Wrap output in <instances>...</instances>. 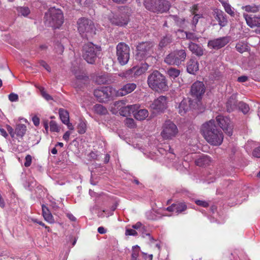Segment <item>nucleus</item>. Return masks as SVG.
<instances>
[{
	"instance_id": "12",
	"label": "nucleus",
	"mask_w": 260,
	"mask_h": 260,
	"mask_svg": "<svg viewBox=\"0 0 260 260\" xmlns=\"http://www.w3.org/2000/svg\"><path fill=\"white\" fill-rule=\"evenodd\" d=\"M205 92V87L202 82L197 81L191 86L190 94L192 98H194L192 100L197 101L198 105Z\"/></svg>"
},
{
	"instance_id": "37",
	"label": "nucleus",
	"mask_w": 260,
	"mask_h": 260,
	"mask_svg": "<svg viewBox=\"0 0 260 260\" xmlns=\"http://www.w3.org/2000/svg\"><path fill=\"white\" fill-rule=\"evenodd\" d=\"M172 38L170 35L164 37L160 41L159 46L160 48L164 47L169 45L172 42Z\"/></svg>"
},
{
	"instance_id": "34",
	"label": "nucleus",
	"mask_w": 260,
	"mask_h": 260,
	"mask_svg": "<svg viewBox=\"0 0 260 260\" xmlns=\"http://www.w3.org/2000/svg\"><path fill=\"white\" fill-rule=\"evenodd\" d=\"M59 115L60 120L63 123H68V121L70 120L69 114L67 110L63 109H60L59 110Z\"/></svg>"
},
{
	"instance_id": "45",
	"label": "nucleus",
	"mask_w": 260,
	"mask_h": 260,
	"mask_svg": "<svg viewBox=\"0 0 260 260\" xmlns=\"http://www.w3.org/2000/svg\"><path fill=\"white\" fill-rule=\"evenodd\" d=\"M78 132L80 134H84L86 130V124L83 122H80L78 125Z\"/></svg>"
},
{
	"instance_id": "52",
	"label": "nucleus",
	"mask_w": 260,
	"mask_h": 260,
	"mask_svg": "<svg viewBox=\"0 0 260 260\" xmlns=\"http://www.w3.org/2000/svg\"><path fill=\"white\" fill-rule=\"evenodd\" d=\"M195 203L199 206H202L203 207H207L209 206L208 203L205 201L202 200H196Z\"/></svg>"
},
{
	"instance_id": "22",
	"label": "nucleus",
	"mask_w": 260,
	"mask_h": 260,
	"mask_svg": "<svg viewBox=\"0 0 260 260\" xmlns=\"http://www.w3.org/2000/svg\"><path fill=\"white\" fill-rule=\"evenodd\" d=\"M187 206L185 203H177L172 204L171 206L167 208V210L169 212H173L176 214H180L186 210Z\"/></svg>"
},
{
	"instance_id": "62",
	"label": "nucleus",
	"mask_w": 260,
	"mask_h": 260,
	"mask_svg": "<svg viewBox=\"0 0 260 260\" xmlns=\"http://www.w3.org/2000/svg\"><path fill=\"white\" fill-rule=\"evenodd\" d=\"M143 226L142 224L140 222H137L135 224L132 226V228L134 229L138 230Z\"/></svg>"
},
{
	"instance_id": "1",
	"label": "nucleus",
	"mask_w": 260,
	"mask_h": 260,
	"mask_svg": "<svg viewBox=\"0 0 260 260\" xmlns=\"http://www.w3.org/2000/svg\"><path fill=\"white\" fill-rule=\"evenodd\" d=\"M201 132L205 139L212 145L219 146L223 142V133L216 126L214 120L204 123L202 125Z\"/></svg>"
},
{
	"instance_id": "64",
	"label": "nucleus",
	"mask_w": 260,
	"mask_h": 260,
	"mask_svg": "<svg viewBox=\"0 0 260 260\" xmlns=\"http://www.w3.org/2000/svg\"><path fill=\"white\" fill-rule=\"evenodd\" d=\"M98 231L100 234H104L106 233V229L103 226L99 227L98 229Z\"/></svg>"
},
{
	"instance_id": "6",
	"label": "nucleus",
	"mask_w": 260,
	"mask_h": 260,
	"mask_svg": "<svg viewBox=\"0 0 260 260\" xmlns=\"http://www.w3.org/2000/svg\"><path fill=\"white\" fill-rule=\"evenodd\" d=\"M101 47L88 43L84 45L83 48V57L89 63H93L100 53Z\"/></svg>"
},
{
	"instance_id": "32",
	"label": "nucleus",
	"mask_w": 260,
	"mask_h": 260,
	"mask_svg": "<svg viewBox=\"0 0 260 260\" xmlns=\"http://www.w3.org/2000/svg\"><path fill=\"white\" fill-rule=\"evenodd\" d=\"M26 126L24 124L19 123L16 125L15 127V134L22 138L25 134Z\"/></svg>"
},
{
	"instance_id": "30",
	"label": "nucleus",
	"mask_w": 260,
	"mask_h": 260,
	"mask_svg": "<svg viewBox=\"0 0 260 260\" xmlns=\"http://www.w3.org/2000/svg\"><path fill=\"white\" fill-rule=\"evenodd\" d=\"M210 162V157L207 155H203L198 158L195 161L196 165L200 167L209 165Z\"/></svg>"
},
{
	"instance_id": "53",
	"label": "nucleus",
	"mask_w": 260,
	"mask_h": 260,
	"mask_svg": "<svg viewBox=\"0 0 260 260\" xmlns=\"http://www.w3.org/2000/svg\"><path fill=\"white\" fill-rule=\"evenodd\" d=\"M6 128L11 137L14 138L15 135V130L14 131L13 128L9 125H6Z\"/></svg>"
},
{
	"instance_id": "54",
	"label": "nucleus",
	"mask_w": 260,
	"mask_h": 260,
	"mask_svg": "<svg viewBox=\"0 0 260 260\" xmlns=\"http://www.w3.org/2000/svg\"><path fill=\"white\" fill-rule=\"evenodd\" d=\"M252 155L255 157L260 158V147H258L253 150Z\"/></svg>"
},
{
	"instance_id": "27",
	"label": "nucleus",
	"mask_w": 260,
	"mask_h": 260,
	"mask_svg": "<svg viewBox=\"0 0 260 260\" xmlns=\"http://www.w3.org/2000/svg\"><path fill=\"white\" fill-rule=\"evenodd\" d=\"M42 214L45 220L50 223H53L54 222V220L48 208L45 205H42Z\"/></svg>"
},
{
	"instance_id": "23",
	"label": "nucleus",
	"mask_w": 260,
	"mask_h": 260,
	"mask_svg": "<svg viewBox=\"0 0 260 260\" xmlns=\"http://www.w3.org/2000/svg\"><path fill=\"white\" fill-rule=\"evenodd\" d=\"M139 108V106L138 105H128L120 108L119 113L121 115L126 117L129 115L131 113L134 114V112Z\"/></svg>"
},
{
	"instance_id": "9",
	"label": "nucleus",
	"mask_w": 260,
	"mask_h": 260,
	"mask_svg": "<svg viewBox=\"0 0 260 260\" xmlns=\"http://www.w3.org/2000/svg\"><path fill=\"white\" fill-rule=\"evenodd\" d=\"M94 95L100 102H105L116 96V89L112 87H103L94 91Z\"/></svg>"
},
{
	"instance_id": "2",
	"label": "nucleus",
	"mask_w": 260,
	"mask_h": 260,
	"mask_svg": "<svg viewBox=\"0 0 260 260\" xmlns=\"http://www.w3.org/2000/svg\"><path fill=\"white\" fill-rule=\"evenodd\" d=\"M45 23L54 28H59L63 22V15L62 11L54 7L50 8L45 14Z\"/></svg>"
},
{
	"instance_id": "55",
	"label": "nucleus",
	"mask_w": 260,
	"mask_h": 260,
	"mask_svg": "<svg viewBox=\"0 0 260 260\" xmlns=\"http://www.w3.org/2000/svg\"><path fill=\"white\" fill-rule=\"evenodd\" d=\"M125 235L129 236H136L137 232L133 229H126L125 231Z\"/></svg>"
},
{
	"instance_id": "56",
	"label": "nucleus",
	"mask_w": 260,
	"mask_h": 260,
	"mask_svg": "<svg viewBox=\"0 0 260 260\" xmlns=\"http://www.w3.org/2000/svg\"><path fill=\"white\" fill-rule=\"evenodd\" d=\"M40 64L47 71L50 72L51 69L48 64L44 60H40L39 61Z\"/></svg>"
},
{
	"instance_id": "40",
	"label": "nucleus",
	"mask_w": 260,
	"mask_h": 260,
	"mask_svg": "<svg viewBox=\"0 0 260 260\" xmlns=\"http://www.w3.org/2000/svg\"><path fill=\"white\" fill-rule=\"evenodd\" d=\"M239 109L244 113L246 114L249 110V106L246 103L243 102H240L238 104Z\"/></svg>"
},
{
	"instance_id": "51",
	"label": "nucleus",
	"mask_w": 260,
	"mask_h": 260,
	"mask_svg": "<svg viewBox=\"0 0 260 260\" xmlns=\"http://www.w3.org/2000/svg\"><path fill=\"white\" fill-rule=\"evenodd\" d=\"M134 74V70L133 68L126 71L124 73H123V76L125 78H133L134 77V75H132V74Z\"/></svg>"
},
{
	"instance_id": "41",
	"label": "nucleus",
	"mask_w": 260,
	"mask_h": 260,
	"mask_svg": "<svg viewBox=\"0 0 260 260\" xmlns=\"http://www.w3.org/2000/svg\"><path fill=\"white\" fill-rule=\"evenodd\" d=\"M17 11L19 14L24 16H27L30 13L29 9L28 7H20L17 8Z\"/></svg>"
},
{
	"instance_id": "18",
	"label": "nucleus",
	"mask_w": 260,
	"mask_h": 260,
	"mask_svg": "<svg viewBox=\"0 0 260 260\" xmlns=\"http://www.w3.org/2000/svg\"><path fill=\"white\" fill-rule=\"evenodd\" d=\"M73 72L76 78L75 83L76 87H78L79 88L82 87V85H85L88 81V77L83 71L80 70H78V71L74 70Z\"/></svg>"
},
{
	"instance_id": "33",
	"label": "nucleus",
	"mask_w": 260,
	"mask_h": 260,
	"mask_svg": "<svg viewBox=\"0 0 260 260\" xmlns=\"http://www.w3.org/2000/svg\"><path fill=\"white\" fill-rule=\"evenodd\" d=\"M93 110L94 113L100 115H105L108 113L107 109L101 104L95 105Z\"/></svg>"
},
{
	"instance_id": "21",
	"label": "nucleus",
	"mask_w": 260,
	"mask_h": 260,
	"mask_svg": "<svg viewBox=\"0 0 260 260\" xmlns=\"http://www.w3.org/2000/svg\"><path fill=\"white\" fill-rule=\"evenodd\" d=\"M112 24L122 26L126 25L128 22V17L124 14L121 15H115L110 19Z\"/></svg>"
},
{
	"instance_id": "61",
	"label": "nucleus",
	"mask_w": 260,
	"mask_h": 260,
	"mask_svg": "<svg viewBox=\"0 0 260 260\" xmlns=\"http://www.w3.org/2000/svg\"><path fill=\"white\" fill-rule=\"evenodd\" d=\"M71 133L69 131L66 132L63 136V139L67 142L69 140L70 136Z\"/></svg>"
},
{
	"instance_id": "58",
	"label": "nucleus",
	"mask_w": 260,
	"mask_h": 260,
	"mask_svg": "<svg viewBox=\"0 0 260 260\" xmlns=\"http://www.w3.org/2000/svg\"><path fill=\"white\" fill-rule=\"evenodd\" d=\"M248 79V78L247 76H240V77H239L237 79V81L239 82H245L246 81H247Z\"/></svg>"
},
{
	"instance_id": "20",
	"label": "nucleus",
	"mask_w": 260,
	"mask_h": 260,
	"mask_svg": "<svg viewBox=\"0 0 260 260\" xmlns=\"http://www.w3.org/2000/svg\"><path fill=\"white\" fill-rule=\"evenodd\" d=\"M135 83H127L118 90H116V96H122L131 93L136 88Z\"/></svg>"
},
{
	"instance_id": "38",
	"label": "nucleus",
	"mask_w": 260,
	"mask_h": 260,
	"mask_svg": "<svg viewBox=\"0 0 260 260\" xmlns=\"http://www.w3.org/2000/svg\"><path fill=\"white\" fill-rule=\"evenodd\" d=\"M193 17H192L191 20V28L193 30H194L195 28L196 27L197 24L198 23L199 19L203 17V15L202 14H193Z\"/></svg>"
},
{
	"instance_id": "3",
	"label": "nucleus",
	"mask_w": 260,
	"mask_h": 260,
	"mask_svg": "<svg viewBox=\"0 0 260 260\" xmlns=\"http://www.w3.org/2000/svg\"><path fill=\"white\" fill-rule=\"evenodd\" d=\"M147 83L149 87L156 91H165L168 88L166 77L157 71L153 72L148 76Z\"/></svg>"
},
{
	"instance_id": "15",
	"label": "nucleus",
	"mask_w": 260,
	"mask_h": 260,
	"mask_svg": "<svg viewBox=\"0 0 260 260\" xmlns=\"http://www.w3.org/2000/svg\"><path fill=\"white\" fill-rule=\"evenodd\" d=\"M167 98L165 96H160L152 103L150 107L151 109L157 112H161L167 108Z\"/></svg>"
},
{
	"instance_id": "14",
	"label": "nucleus",
	"mask_w": 260,
	"mask_h": 260,
	"mask_svg": "<svg viewBox=\"0 0 260 260\" xmlns=\"http://www.w3.org/2000/svg\"><path fill=\"white\" fill-rule=\"evenodd\" d=\"M216 121L223 131L229 136L233 134V125L229 118L218 115L216 117Z\"/></svg>"
},
{
	"instance_id": "42",
	"label": "nucleus",
	"mask_w": 260,
	"mask_h": 260,
	"mask_svg": "<svg viewBox=\"0 0 260 260\" xmlns=\"http://www.w3.org/2000/svg\"><path fill=\"white\" fill-rule=\"evenodd\" d=\"M140 251V247L136 245L133 247V251L132 253V260H137L139 256Z\"/></svg>"
},
{
	"instance_id": "35",
	"label": "nucleus",
	"mask_w": 260,
	"mask_h": 260,
	"mask_svg": "<svg viewBox=\"0 0 260 260\" xmlns=\"http://www.w3.org/2000/svg\"><path fill=\"white\" fill-rule=\"evenodd\" d=\"M242 9L247 12L255 13L260 10V6L252 4L243 7Z\"/></svg>"
},
{
	"instance_id": "36",
	"label": "nucleus",
	"mask_w": 260,
	"mask_h": 260,
	"mask_svg": "<svg viewBox=\"0 0 260 260\" xmlns=\"http://www.w3.org/2000/svg\"><path fill=\"white\" fill-rule=\"evenodd\" d=\"M167 73L170 76V77L174 79L179 76L180 73V71L178 69L171 67L168 69Z\"/></svg>"
},
{
	"instance_id": "11",
	"label": "nucleus",
	"mask_w": 260,
	"mask_h": 260,
	"mask_svg": "<svg viewBox=\"0 0 260 260\" xmlns=\"http://www.w3.org/2000/svg\"><path fill=\"white\" fill-rule=\"evenodd\" d=\"M178 133L177 126L172 121L168 120L165 122L161 135L165 139H172L177 135Z\"/></svg>"
},
{
	"instance_id": "39",
	"label": "nucleus",
	"mask_w": 260,
	"mask_h": 260,
	"mask_svg": "<svg viewBox=\"0 0 260 260\" xmlns=\"http://www.w3.org/2000/svg\"><path fill=\"white\" fill-rule=\"evenodd\" d=\"M236 49L240 53H243L247 50V45L244 42H239L236 46Z\"/></svg>"
},
{
	"instance_id": "10",
	"label": "nucleus",
	"mask_w": 260,
	"mask_h": 260,
	"mask_svg": "<svg viewBox=\"0 0 260 260\" xmlns=\"http://www.w3.org/2000/svg\"><path fill=\"white\" fill-rule=\"evenodd\" d=\"M130 49L125 43L121 42L116 46V56L118 62L122 66L126 64L129 59Z\"/></svg>"
},
{
	"instance_id": "16",
	"label": "nucleus",
	"mask_w": 260,
	"mask_h": 260,
	"mask_svg": "<svg viewBox=\"0 0 260 260\" xmlns=\"http://www.w3.org/2000/svg\"><path fill=\"white\" fill-rule=\"evenodd\" d=\"M230 41L229 37H223L209 41L208 46L213 49H219L225 46Z\"/></svg>"
},
{
	"instance_id": "48",
	"label": "nucleus",
	"mask_w": 260,
	"mask_h": 260,
	"mask_svg": "<svg viewBox=\"0 0 260 260\" xmlns=\"http://www.w3.org/2000/svg\"><path fill=\"white\" fill-rule=\"evenodd\" d=\"M32 161V157L30 155L27 154L25 158L24 166L28 167L31 165Z\"/></svg>"
},
{
	"instance_id": "4",
	"label": "nucleus",
	"mask_w": 260,
	"mask_h": 260,
	"mask_svg": "<svg viewBox=\"0 0 260 260\" xmlns=\"http://www.w3.org/2000/svg\"><path fill=\"white\" fill-rule=\"evenodd\" d=\"M144 5L147 10L156 13L166 12L171 6L168 0H144Z\"/></svg>"
},
{
	"instance_id": "26",
	"label": "nucleus",
	"mask_w": 260,
	"mask_h": 260,
	"mask_svg": "<svg viewBox=\"0 0 260 260\" xmlns=\"http://www.w3.org/2000/svg\"><path fill=\"white\" fill-rule=\"evenodd\" d=\"M238 106L236 96L232 95L226 103V108L228 112H231L237 108Z\"/></svg>"
},
{
	"instance_id": "60",
	"label": "nucleus",
	"mask_w": 260,
	"mask_h": 260,
	"mask_svg": "<svg viewBox=\"0 0 260 260\" xmlns=\"http://www.w3.org/2000/svg\"><path fill=\"white\" fill-rule=\"evenodd\" d=\"M33 123L35 126H38L40 124V119L37 116H34L32 118Z\"/></svg>"
},
{
	"instance_id": "8",
	"label": "nucleus",
	"mask_w": 260,
	"mask_h": 260,
	"mask_svg": "<svg viewBox=\"0 0 260 260\" xmlns=\"http://www.w3.org/2000/svg\"><path fill=\"white\" fill-rule=\"evenodd\" d=\"M154 44L152 42H142L137 46L136 58L141 60L150 56L153 52L152 48Z\"/></svg>"
},
{
	"instance_id": "17",
	"label": "nucleus",
	"mask_w": 260,
	"mask_h": 260,
	"mask_svg": "<svg viewBox=\"0 0 260 260\" xmlns=\"http://www.w3.org/2000/svg\"><path fill=\"white\" fill-rule=\"evenodd\" d=\"M212 15L221 28L228 25V17L222 10L218 9H214Z\"/></svg>"
},
{
	"instance_id": "5",
	"label": "nucleus",
	"mask_w": 260,
	"mask_h": 260,
	"mask_svg": "<svg viewBox=\"0 0 260 260\" xmlns=\"http://www.w3.org/2000/svg\"><path fill=\"white\" fill-rule=\"evenodd\" d=\"M77 24L78 30L83 38L88 39L95 34V26L91 20L81 18L78 20Z\"/></svg>"
},
{
	"instance_id": "28",
	"label": "nucleus",
	"mask_w": 260,
	"mask_h": 260,
	"mask_svg": "<svg viewBox=\"0 0 260 260\" xmlns=\"http://www.w3.org/2000/svg\"><path fill=\"white\" fill-rule=\"evenodd\" d=\"M148 67L149 66L147 63H144L140 66L133 67L134 77L144 74L148 70Z\"/></svg>"
},
{
	"instance_id": "46",
	"label": "nucleus",
	"mask_w": 260,
	"mask_h": 260,
	"mask_svg": "<svg viewBox=\"0 0 260 260\" xmlns=\"http://www.w3.org/2000/svg\"><path fill=\"white\" fill-rule=\"evenodd\" d=\"M125 124L129 128H134L135 127V121L132 118H126L125 120Z\"/></svg>"
},
{
	"instance_id": "31",
	"label": "nucleus",
	"mask_w": 260,
	"mask_h": 260,
	"mask_svg": "<svg viewBox=\"0 0 260 260\" xmlns=\"http://www.w3.org/2000/svg\"><path fill=\"white\" fill-rule=\"evenodd\" d=\"M220 3L222 4V6H223L226 13H227L231 17L235 16L236 12L235 11V9L233 8L229 3L224 1H221Z\"/></svg>"
},
{
	"instance_id": "29",
	"label": "nucleus",
	"mask_w": 260,
	"mask_h": 260,
	"mask_svg": "<svg viewBox=\"0 0 260 260\" xmlns=\"http://www.w3.org/2000/svg\"><path fill=\"white\" fill-rule=\"evenodd\" d=\"M136 110L134 113V117L138 120H143L148 116V111L146 109H140L137 111Z\"/></svg>"
},
{
	"instance_id": "7",
	"label": "nucleus",
	"mask_w": 260,
	"mask_h": 260,
	"mask_svg": "<svg viewBox=\"0 0 260 260\" xmlns=\"http://www.w3.org/2000/svg\"><path fill=\"white\" fill-rule=\"evenodd\" d=\"M186 57V53L185 50H176L166 56L165 62L169 65L179 66L184 61Z\"/></svg>"
},
{
	"instance_id": "59",
	"label": "nucleus",
	"mask_w": 260,
	"mask_h": 260,
	"mask_svg": "<svg viewBox=\"0 0 260 260\" xmlns=\"http://www.w3.org/2000/svg\"><path fill=\"white\" fill-rule=\"evenodd\" d=\"M32 221L34 222L38 223L39 224L42 225V226H44L46 229H48V231H49V228L48 226H45V224L41 221H39L37 219H32Z\"/></svg>"
},
{
	"instance_id": "13",
	"label": "nucleus",
	"mask_w": 260,
	"mask_h": 260,
	"mask_svg": "<svg viewBox=\"0 0 260 260\" xmlns=\"http://www.w3.org/2000/svg\"><path fill=\"white\" fill-rule=\"evenodd\" d=\"M198 106L197 102L194 101V100L189 98H184L178 106V112L181 115H183L188 110L191 109H196Z\"/></svg>"
},
{
	"instance_id": "47",
	"label": "nucleus",
	"mask_w": 260,
	"mask_h": 260,
	"mask_svg": "<svg viewBox=\"0 0 260 260\" xmlns=\"http://www.w3.org/2000/svg\"><path fill=\"white\" fill-rule=\"evenodd\" d=\"M186 37L187 39L196 41L199 38L196 36V35L194 33L189 32H185Z\"/></svg>"
},
{
	"instance_id": "49",
	"label": "nucleus",
	"mask_w": 260,
	"mask_h": 260,
	"mask_svg": "<svg viewBox=\"0 0 260 260\" xmlns=\"http://www.w3.org/2000/svg\"><path fill=\"white\" fill-rule=\"evenodd\" d=\"M96 82L99 84H105L107 82V79L105 76H100L96 78Z\"/></svg>"
},
{
	"instance_id": "25",
	"label": "nucleus",
	"mask_w": 260,
	"mask_h": 260,
	"mask_svg": "<svg viewBox=\"0 0 260 260\" xmlns=\"http://www.w3.org/2000/svg\"><path fill=\"white\" fill-rule=\"evenodd\" d=\"M188 48L192 53L195 54L196 55L201 56L204 54V50L203 48L199 45L190 42L188 44Z\"/></svg>"
},
{
	"instance_id": "63",
	"label": "nucleus",
	"mask_w": 260,
	"mask_h": 260,
	"mask_svg": "<svg viewBox=\"0 0 260 260\" xmlns=\"http://www.w3.org/2000/svg\"><path fill=\"white\" fill-rule=\"evenodd\" d=\"M67 216L72 221H75L76 220V218L71 213H67Z\"/></svg>"
},
{
	"instance_id": "43",
	"label": "nucleus",
	"mask_w": 260,
	"mask_h": 260,
	"mask_svg": "<svg viewBox=\"0 0 260 260\" xmlns=\"http://www.w3.org/2000/svg\"><path fill=\"white\" fill-rule=\"evenodd\" d=\"M39 90L40 91L41 95L47 101H49L50 100H52L53 98L52 97L49 95L48 93H47L44 89V87H39Z\"/></svg>"
},
{
	"instance_id": "24",
	"label": "nucleus",
	"mask_w": 260,
	"mask_h": 260,
	"mask_svg": "<svg viewBox=\"0 0 260 260\" xmlns=\"http://www.w3.org/2000/svg\"><path fill=\"white\" fill-rule=\"evenodd\" d=\"M187 71L188 73L194 75L199 70L198 62L193 59H190L187 63Z\"/></svg>"
},
{
	"instance_id": "19",
	"label": "nucleus",
	"mask_w": 260,
	"mask_h": 260,
	"mask_svg": "<svg viewBox=\"0 0 260 260\" xmlns=\"http://www.w3.org/2000/svg\"><path fill=\"white\" fill-rule=\"evenodd\" d=\"M243 17L247 24L251 28L260 26V16H253L244 13Z\"/></svg>"
},
{
	"instance_id": "50",
	"label": "nucleus",
	"mask_w": 260,
	"mask_h": 260,
	"mask_svg": "<svg viewBox=\"0 0 260 260\" xmlns=\"http://www.w3.org/2000/svg\"><path fill=\"white\" fill-rule=\"evenodd\" d=\"M18 99V95L16 93H11L9 95V100L12 102H17Z\"/></svg>"
},
{
	"instance_id": "44",
	"label": "nucleus",
	"mask_w": 260,
	"mask_h": 260,
	"mask_svg": "<svg viewBox=\"0 0 260 260\" xmlns=\"http://www.w3.org/2000/svg\"><path fill=\"white\" fill-rule=\"evenodd\" d=\"M50 129L51 132H59L60 128L57 123L53 120L50 122Z\"/></svg>"
},
{
	"instance_id": "57",
	"label": "nucleus",
	"mask_w": 260,
	"mask_h": 260,
	"mask_svg": "<svg viewBox=\"0 0 260 260\" xmlns=\"http://www.w3.org/2000/svg\"><path fill=\"white\" fill-rule=\"evenodd\" d=\"M198 11V5H194L190 8V12L192 15L198 14L197 11Z\"/></svg>"
}]
</instances>
